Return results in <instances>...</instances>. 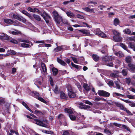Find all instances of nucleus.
<instances>
[{
	"label": "nucleus",
	"instance_id": "33",
	"mask_svg": "<svg viewBox=\"0 0 135 135\" xmlns=\"http://www.w3.org/2000/svg\"><path fill=\"white\" fill-rule=\"evenodd\" d=\"M20 46L24 48H27L30 47V45L26 43H22L21 44Z\"/></svg>",
	"mask_w": 135,
	"mask_h": 135
},
{
	"label": "nucleus",
	"instance_id": "4",
	"mask_svg": "<svg viewBox=\"0 0 135 135\" xmlns=\"http://www.w3.org/2000/svg\"><path fill=\"white\" fill-rule=\"evenodd\" d=\"M52 14L53 15V17L55 21L57 23V24H59L60 23V20L58 19L59 17V16L57 12L56 11H54L52 12Z\"/></svg>",
	"mask_w": 135,
	"mask_h": 135
},
{
	"label": "nucleus",
	"instance_id": "9",
	"mask_svg": "<svg viewBox=\"0 0 135 135\" xmlns=\"http://www.w3.org/2000/svg\"><path fill=\"white\" fill-rule=\"evenodd\" d=\"M68 95L70 98H74L76 97V95L75 93L72 91H70L68 93Z\"/></svg>",
	"mask_w": 135,
	"mask_h": 135
},
{
	"label": "nucleus",
	"instance_id": "23",
	"mask_svg": "<svg viewBox=\"0 0 135 135\" xmlns=\"http://www.w3.org/2000/svg\"><path fill=\"white\" fill-rule=\"evenodd\" d=\"M83 87L86 91L88 92L90 90V88L89 86H88V84L85 83H84L83 84Z\"/></svg>",
	"mask_w": 135,
	"mask_h": 135
},
{
	"label": "nucleus",
	"instance_id": "30",
	"mask_svg": "<svg viewBox=\"0 0 135 135\" xmlns=\"http://www.w3.org/2000/svg\"><path fill=\"white\" fill-rule=\"evenodd\" d=\"M33 17L34 18L38 21H41V18L40 16L34 14L33 15Z\"/></svg>",
	"mask_w": 135,
	"mask_h": 135
},
{
	"label": "nucleus",
	"instance_id": "47",
	"mask_svg": "<svg viewBox=\"0 0 135 135\" xmlns=\"http://www.w3.org/2000/svg\"><path fill=\"white\" fill-rule=\"evenodd\" d=\"M122 127L124 129L127 130V131H130V129L127 126L125 125H123Z\"/></svg>",
	"mask_w": 135,
	"mask_h": 135
},
{
	"label": "nucleus",
	"instance_id": "60",
	"mask_svg": "<svg viewBox=\"0 0 135 135\" xmlns=\"http://www.w3.org/2000/svg\"><path fill=\"white\" fill-rule=\"evenodd\" d=\"M120 109H122L124 111L126 109V108L124 107V106L122 104H121L120 105V106L119 107Z\"/></svg>",
	"mask_w": 135,
	"mask_h": 135
},
{
	"label": "nucleus",
	"instance_id": "26",
	"mask_svg": "<svg viewBox=\"0 0 135 135\" xmlns=\"http://www.w3.org/2000/svg\"><path fill=\"white\" fill-rule=\"evenodd\" d=\"M119 36H113V39L114 40L115 42H120L121 40V38Z\"/></svg>",
	"mask_w": 135,
	"mask_h": 135
},
{
	"label": "nucleus",
	"instance_id": "63",
	"mask_svg": "<svg viewBox=\"0 0 135 135\" xmlns=\"http://www.w3.org/2000/svg\"><path fill=\"white\" fill-rule=\"evenodd\" d=\"M58 72L59 74V76H60L62 75H63L65 74V73H64V71H63L60 70Z\"/></svg>",
	"mask_w": 135,
	"mask_h": 135
},
{
	"label": "nucleus",
	"instance_id": "51",
	"mask_svg": "<svg viewBox=\"0 0 135 135\" xmlns=\"http://www.w3.org/2000/svg\"><path fill=\"white\" fill-rule=\"evenodd\" d=\"M115 84L116 85V87L118 89H120V87L119 85V84L118 83V81H115Z\"/></svg>",
	"mask_w": 135,
	"mask_h": 135
},
{
	"label": "nucleus",
	"instance_id": "6",
	"mask_svg": "<svg viewBox=\"0 0 135 135\" xmlns=\"http://www.w3.org/2000/svg\"><path fill=\"white\" fill-rule=\"evenodd\" d=\"M30 94L32 96L37 99L40 96L39 93L36 91H31Z\"/></svg>",
	"mask_w": 135,
	"mask_h": 135
},
{
	"label": "nucleus",
	"instance_id": "32",
	"mask_svg": "<svg viewBox=\"0 0 135 135\" xmlns=\"http://www.w3.org/2000/svg\"><path fill=\"white\" fill-rule=\"evenodd\" d=\"M69 117L70 118V119L72 121H75L76 119V117L75 115L71 114L69 115Z\"/></svg>",
	"mask_w": 135,
	"mask_h": 135
},
{
	"label": "nucleus",
	"instance_id": "35",
	"mask_svg": "<svg viewBox=\"0 0 135 135\" xmlns=\"http://www.w3.org/2000/svg\"><path fill=\"white\" fill-rule=\"evenodd\" d=\"M83 9L85 11L89 12H92L93 10V9H90L89 7H87L83 8Z\"/></svg>",
	"mask_w": 135,
	"mask_h": 135
},
{
	"label": "nucleus",
	"instance_id": "42",
	"mask_svg": "<svg viewBox=\"0 0 135 135\" xmlns=\"http://www.w3.org/2000/svg\"><path fill=\"white\" fill-rule=\"evenodd\" d=\"M49 81H50V85L51 86H53L54 85V82L53 79L51 76H50Z\"/></svg>",
	"mask_w": 135,
	"mask_h": 135
},
{
	"label": "nucleus",
	"instance_id": "48",
	"mask_svg": "<svg viewBox=\"0 0 135 135\" xmlns=\"http://www.w3.org/2000/svg\"><path fill=\"white\" fill-rule=\"evenodd\" d=\"M54 92L56 94H58V88L57 85H56L54 89Z\"/></svg>",
	"mask_w": 135,
	"mask_h": 135
},
{
	"label": "nucleus",
	"instance_id": "56",
	"mask_svg": "<svg viewBox=\"0 0 135 135\" xmlns=\"http://www.w3.org/2000/svg\"><path fill=\"white\" fill-rule=\"evenodd\" d=\"M71 58L75 63L77 64L78 63V61L77 60V59L76 58L73 57H71Z\"/></svg>",
	"mask_w": 135,
	"mask_h": 135
},
{
	"label": "nucleus",
	"instance_id": "10",
	"mask_svg": "<svg viewBox=\"0 0 135 135\" xmlns=\"http://www.w3.org/2000/svg\"><path fill=\"white\" fill-rule=\"evenodd\" d=\"M60 98L62 99L66 100L68 98V95L65 94L62 91H61L60 93Z\"/></svg>",
	"mask_w": 135,
	"mask_h": 135
},
{
	"label": "nucleus",
	"instance_id": "8",
	"mask_svg": "<svg viewBox=\"0 0 135 135\" xmlns=\"http://www.w3.org/2000/svg\"><path fill=\"white\" fill-rule=\"evenodd\" d=\"M79 105V107L81 109H86L90 108V107L89 105H85L82 103H80Z\"/></svg>",
	"mask_w": 135,
	"mask_h": 135
},
{
	"label": "nucleus",
	"instance_id": "17",
	"mask_svg": "<svg viewBox=\"0 0 135 135\" xmlns=\"http://www.w3.org/2000/svg\"><path fill=\"white\" fill-rule=\"evenodd\" d=\"M42 69L44 73H46L47 71L46 66L45 64L43 62H41V64Z\"/></svg>",
	"mask_w": 135,
	"mask_h": 135
},
{
	"label": "nucleus",
	"instance_id": "40",
	"mask_svg": "<svg viewBox=\"0 0 135 135\" xmlns=\"http://www.w3.org/2000/svg\"><path fill=\"white\" fill-rule=\"evenodd\" d=\"M37 99L44 103L46 104L47 103V102L42 97H39Z\"/></svg>",
	"mask_w": 135,
	"mask_h": 135
},
{
	"label": "nucleus",
	"instance_id": "5",
	"mask_svg": "<svg viewBox=\"0 0 135 135\" xmlns=\"http://www.w3.org/2000/svg\"><path fill=\"white\" fill-rule=\"evenodd\" d=\"M44 15L41 14V16L43 17L45 21L46 22L48 23L49 22V20H51V17L45 12H44Z\"/></svg>",
	"mask_w": 135,
	"mask_h": 135
},
{
	"label": "nucleus",
	"instance_id": "7",
	"mask_svg": "<svg viewBox=\"0 0 135 135\" xmlns=\"http://www.w3.org/2000/svg\"><path fill=\"white\" fill-rule=\"evenodd\" d=\"M79 31L85 35V36H89L90 35V31L89 30L86 29H81L79 30Z\"/></svg>",
	"mask_w": 135,
	"mask_h": 135
},
{
	"label": "nucleus",
	"instance_id": "16",
	"mask_svg": "<svg viewBox=\"0 0 135 135\" xmlns=\"http://www.w3.org/2000/svg\"><path fill=\"white\" fill-rule=\"evenodd\" d=\"M128 66L130 69L131 71H134L135 70V65L131 63H129Z\"/></svg>",
	"mask_w": 135,
	"mask_h": 135
},
{
	"label": "nucleus",
	"instance_id": "22",
	"mask_svg": "<svg viewBox=\"0 0 135 135\" xmlns=\"http://www.w3.org/2000/svg\"><path fill=\"white\" fill-rule=\"evenodd\" d=\"M64 111L65 113L71 114L73 113V111L70 109L66 108L64 109Z\"/></svg>",
	"mask_w": 135,
	"mask_h": 135
},
{
	"label": "nucleus",
	"instance_id": "13",
	"mask_svg": "<svg viewBox=\"0 0 135 135\" xmlns=\"http://www.w3.org/2000/svg\"><path fill=\"white\" fill-rule=\"evenodd\" d=\"M34 113L36 115H44V113L42 112L39 110L37 109L35 110Z\"/></svg>",
	"mask_w": 135,
	"mask_h": 135
},
{
	"label": "nucleus",
	"instance_id": "1",
	"mask_svg": "<svg viewBox=\"0 0 135 135\" xmlns=\"http://www.w3.org/2000/svg\"><path fill=\"white\" fill-rule=\"evenodd\" d=\"M34 120L36 122V124L38 125L45 127H47L48 121L44 117L40 119H34Z\"/></svg>",
	"mask_w": 135,
	"mask_h": 135
},
{
	"label": "nucleus",
	"instance_id": "41",
	"mask_svg": "<svg viewBox=\"0 0 135 135\" xmlns=\"http://www.w3.org/2000/svg\"><path fill=\"white\" fill-rule=\"evenodd\" d=\"M24 72L23 71H21L18 74V77L19 78H21L24 75Z\"/></svg>",
	"mask_w": 135,
	"mask_h": 135
},
{
	"label": "nucleus",
	"instance_id": "18",
	"mask_svg": "<svg viewBox=\"0 0 135 135\" xmlns=\"http://www.w3.org/2000/svg\"><path fill=\"white\" fill-rule=\"evenodd\" d=\"M22 104L28 110L32 113H33V112L31 109L28 107L27 104L24 102L23 101L22 102Z\"/></svg>",
	"mask_w": 135,
	"mask_h": 135
},
{
	"label": "nucleus",
	"instance_id": "57",
	"mask_svg": "<svg viewBox=\"0 0 135 135\" xmlns=\"http://www.w3.org/2000/svg\"><path fill=\"white\" fill-rule=\"evenodd\" d=\"M25 15L28 16L30 18L32 19L33 18V17L30 14L28 13L27 12L25 14Z\"/></svg>",
	"mask_w": 135,
	"mask_h": 135
},
{
	"label": "nucleus",
	"instance_id": "64",
	"mask_svg": "<svg viewBox=\"0 0 135 135\" xmlns=\"http://www.w3.org/2000/svg\"><path fill=\"white\" fill-rule=\"evenodd\" d=\"M62 135H70V133L67 131H66L63 132Z\"/></svg>",
	"mask_w": 135,
	"mask_h": 135
},
{
	"label": "nucleus",
	"instance_id": "37",
	"mask_svg": "<svg viewBox=\"0 0 135 135\" xmlns=\"http://www.w3.org/2000/svg\"><path fill=\"white\" fill-rule=\"evenodd\" d=\"M95 33L97 35H99L100 34V33L101 32V31L100 30V29L99 28H98L95 29Z\"/></svg>",
	"mask_w": 135,
	"mask_h": 135
},
{
	"label": "nucleus",
	"instance_id": "58",
	"mask_svg": "<svg viewBox=\"0 0 135 135\" xmlns=\"http://www.w3.org/2000/svg\"><path fill=\"white\" fill-rule=\"evenodd\" d=\"M25 15L28 16L30 18L32 19L33 18V17L30 14L28 13L27 12L25 14Z\"/></svg>",
	"mask_w": 135,
	"mask_h": 135
},
{
	"label": "nucleus",
	"instance_id": "46",
	"mask_svg": "<svg viewBox=\"0 0 135 135\" xmlns=\"http://www.w3.org/2000/svg\"><path fill=\"white\" fill-rule=\"evenodd\" d=\"M113 32L114 35V36H119L120 34L116 30L113 31Z\"/></svg>",
	"mask_w": 135,
	"mask_h": 135
},
{
	"label": "nucleus",
	"instance_id": "49",
	"mask_svg": "<svg viewBox=\"0 0 135 135\" xmlns=\"http://www.w3.org/2000/svg\"><path fill=\"white\" fill-rule=\"evenodd\" d=\"M6 65L9 67V68H11L13 66L14 64L12 63H11V64L10 63H7L6 64Z\"/></svg>",
	"mask_w": 135,
	"mask_h": 135
},
{
	"label": "nucleus",
	"instance_id": "11",
	"mask_svg": "<svg viewBox=\"0 0 135 135\" xmlns=\"http://www.w3.org/2000/svg\"><path fill=\"white\" fill-rule=\"evenodd\" d=\"M4 21L5 23L9 25L12 24L13 23V20L10 19L6 18L4 20Z\"/></svg>",
	"mask_w": 135,
	"mask_h": 135
},
{
	"label": "nucleus",
	"instance_id": "15",
	"mask_svg": "<svg viewBox=\"0 0 135 135\" xmlns=\"http://www.w3.org/2000/svg\"><path fill=\"white\" fill-rule=\"evenodd\" d=\"M52 74L54 76H56L58 73L57 69L55 67H53L52 69Z\"/></svg>",
	"mask_w": 135,
	"mask_h": 135
},
{
	"label": "nucleus",
	"instance_id": "21",
	"mask_svg": "<svg viewBox=\"0 0 135 135\" xmlns=\"http://www.w3.org/2000/svg\"><path fill=\"white\" fill-rule=\"evenodd\" d=\"M36 43H42V44H40L38 45V46L39 47H44L45 46L44 44L45 43V41L44 40L42 41H37L36 42Z\"/></svg>",
	"mask_w": 135,
	"mask_h": 135
},
{
	"label": "nucleus",
	"instance_id": "27",
	"mask_svg": "<svg viewBox=\"0 0 135 135\" xmlns=\"http://www.w3.org/2000/svg\"><path fill=\"white\" fill-rule=\"evenodd\" d=\"M57 61L59 63L62 65L65 66L66 65V63L65 61L60 59L57 58Z\"/></svg>",
	"mask_w": 135,
	"mask_h": 135
},
{
	"label": "nucleus",
	"instance_id": "25",
	"mask_svg": "<svg viewBox=\"0 0 135 135\" xmlns=\"http://www.w3.org/2000/svg\"><path fill=\"white\" fill-rule=\"evenodd\" d=\"M63 49L62 48L61 46H57V47L54 49V51L55 52H57L61 51Z\"/></svg>",
	"mask_w": 135,
	"mask_h": 135
},
{
	"label": "nucleus",
	"instance_id": "24",
	"mask_svg": "<svg viewBox=\"0 0 135 135\" xmlns=\"http://www.w3.org/2000/svg\"><path fill=\"white\" fill-rule=\"evenodd\" d=\"M66 13L68 16L70 18H71L74 16V13L71 11H67Z\"/></svg>",
	"mask_w": 135,
	"mask_h": 135
},
{
	"label": "nucleus",
	"instance_id": "50",
	"mask_svg": "<svg viewBox=\"0 0 135 135\" xmlns=\"http://www.w3.org/2000/svg\"><path fill=\"white\" fill-rule=\"evenodd\" d=\"M108 84L109 86H113L114 84L112 80H110L109 81L108 83Z\"/></svg>",
	"mask_w": 135,
	"mask_h": 135
},
{
	"label": "nucleus",
	"instance_id": "29",
	"mask_svg": "<svg viewBox=\"0 0 135 135\" xmlns=\"http://www.w3.org/2000/svg\"><path fill=\"white\" fill-rule=\"evenodd\" d=\"M81 25L83 27H91L88 24L86 23L83 22H81L80 23Z\"/></svg>",
	"mask_w": 135,
	"mask_h": 135
},
{
	"label": "nucleus",
	"instance_id": "34",
	"mask_svg": "<svg viewBox=\"0 0 135 135\" xmlns=\"http://www.w3.org/2000/svg\"><path fill=\"white\" fill-rule=\"evenodd\" d=\"M125 61L127 63H131V57L129 56H127L126 58Z\"/></svg>",
	"mask_w": 135,
	"mask_h": 135
},
{
	"label": "nucleus",
	"instance_id": "61",
	"mask_svg": "<svg viewBox=\"0 0 135 135\" xmlns=\"http://www.w3.org/2000/svg\"><path fill=\"white\" fill-rule=\"evenodd\" d=\"M127 97L129 99H133L134 98V97L131 95H127Z\"/></svg>",
	"mask_w": 135,
	"mask_h": 135
},
{
	"label": "nucleus",
	"instance_id": "45",
	"mask_svg": "<svg viewBox=\"0 0 135 135\" xmlns=\"http://www.w3.org/2000/svg\"><path fill=\"white\" fill-rule=\"evenodd\" d=\"M99 35L102 37L103 38H105L107 37L106 35L102 31L100 33V34Z\"/></svg>",
	"mask_w": 135,
	"mask_h": 135
},
{
	"label": "nucleus",
	"instance_id": "28",
	"mask_svg": "<svg viewBox=\"0 0 135 135\" xmlns=\"http://www.w3.org/2000/svg\"><path fill=\"white\" fill-rule=\"evenodd\" d=\"M71 66L76 68L77 69L80 70L81 68V66H78L77 65H75L72 62H71Z\"/></svg>",
	"mask_w": 135,
	"mask_h": 135
},
{
	"label": "nucleus",
	"instance_id": "3",
	"mask_svg": "<svg viewBox=\"0 0 135 135\" xmlns=\"http://www.w3.org/2000/svg\"><path fill=\"white\" fill-rule=\"evenodd\" d=\"M98 94L100 96H103L104 97H108L110 95L109 93L104 90H99L98 92Z\"/></svg>",
	"mask_w": 135,
	"mask_h": 135
},
{
	"label": "nucleus",
	"instance_id": "59",
	"mask_svg": "<svg viewBox=\"0 0 135 135\" xmlns=\"http://www.w3.org/2000/svg\"><path fill=\"white\" fill-rule=\"evenodd\" d=\"M85 103L86 104H88L91 105H93V104L88 100H86L85 101Z\"/></svg>",
	"mask_w": 135,
	"mask_h": 135
},
{
	"label": "nucleus",
	"instance_id": "53",
	"mask_svg": "<svg viewBox=\"0 0 135 135\" xmlns=\"http://www.w3.org/2000/svg\"><path fill=\"white\" fill-rule=\"evenodd\" d=\"M124 111H126V112L129 115H132V114L131 113V112L128 109H127L126 108V109Z\"/></svg>",
	"mask_w": 135,
	"mask_h": 135
},
{
	"label": "nucleus",
	"instance_id": "52",
	"mask_svg": "<svg viewBox=\"0 0 135 135\" xmlns=\"http://www.w3.org/2000/svg\"><path fill=\"white\" fill-rule=\"evenodd\" d=\"M113 94L115 95L116 96H121L123 97L124 96V95L120 93H117L115 92L113 93Z\"/></svg>",
	"mask_w": 135,
	"mask_h": 135
},
{
	"label": "nucleus",
	"instance_id": "19",
	"mask_svg": "<svg viewBox=\"0 0 135 135\" xmlns=\"http://www.w3.org/2000/svg\"><path fill=\"white\" fill-rule=\"evenodd\" d=\"M128 70L127 69H124L122 70L121 73L123 76H126L128 74Z\"/></svg>",
	"mask_w": 135,
	"mask_h": 135
},
{
	"label": "nucleus",
	"instance_id": "43",
	"mask_svg": "<svg viewBox=\"0 0 135 135\" xmlns=\"http://www.w3.org/2000/svg\"><path fill=\"white\" fill-rule=\"evenodd\" d=\"M129 47L132 49L135 47V45L134 44L131 42H129Z\"/></svg>",
	"mask_w": 135,
	"mask_h": 135
},
{
	"label": "nucleus",
	"instance_id": "38",
	"mask_svg": "<svg viewBox=\"0 0 135 135\" xmlns=\"http://www.w3.org/2000/svg\"><path fill=\"white\" fill-rule=\"evenodd\" d=\"M104 132L108 135H110L111 134L110 131L107 129H105L104 131Z\"/></svg>",
	"mask_w": 135,
	"mask_h": 135
},
{
	"label": "nucleus",
	"instance_id": "12",
	"mask_svg": "<svg viewBox=\"0 0 135 135\" xmlns=\"http://www.w3.org/2000/svg\"><path fill=\"white\" fill-rule=\"evenodd\" d=\"M120 45L123 49L127 51L128 52L130 53H131L130 51L128 49L127 47L124 44L120 43Z\"/></svg>",
	"mask_w": 135,
	"mask_h": 135
},
{
	"label": "nucleus",
	"instance_id": "62",
	"mask_svg": "<svg viewBox=\"0 0 135 135\" xmlns=\"http://www.w3.org/2000/svg\"><path fill=\"white\" fill-rule=\"evenodd\" d=\"M76 16L78 18H79L83 19L84 18V17L83 16L79 14H77Z\"/></svg>",
	"mask_w": 135,
	"mask_h": 135
},
{
	"label": "nucleus",
	"instance_id": "14",
	"mask_svg": "<svg viewBox=\"0 0 135 135\" xmlns=\"http://www.w3.org/2000/svg\"><path fill=\"white\" fill-rule=\"evenodd\" d=\"M92 58L96 62H97L99 59V57L96 54H93Z\"/></svg>",
	"mask_w": 135,
	"mask_h": 135
},
{
	"label": "nucleus",
	"instance_id": "2",
	"mask_svg": "<svg viewBox=\"0 0 135 135\" xmlns=\"http://www.w3.org/2000/svg\"><path fill=\"white\" fill-rule=\"evenodd\" d=\"M2 34L3 35H1L0 38L4 40H8L9 41L14 44H17V40H15L7 35L4 34V33Z\"/></svg>",
	"mask_w": 135,
	"mask_h": 135
},
{
	"label": "nucleus",
	"instance_id": "31",
	"mask_svg": "<svg viewBox=\"0 0 135 135\" xmlns=\"http://www.w3.org/2000/svg\"><path fill=\"white\" fill-rule=\"evenodd\" d=\"M103 61L105 62L109 61H111V60H110V58L108 56H105L104 57L102 58Z\"/></svg>",
	"mask_w": 135,
	"mask_h": 135
},
{
	"label": "nucleus",
	"instance_id": "39",
	"mask_svg": "<svg viewBox=\"0 0 135 135\" xmlns=\"http://www.w3.org/2000/svg\"><path fill=\"white\" fill-rule=\"evenodd\" d=\"M119 23V19L117 18L114 19V23L115 26H116L118 25Z\"/></svg>",
	"mask_w": 135,
	"mask_h": 135
},
{
	"label": "nucleus",
	"instance_id": "44",
	"mask_svg": "<svg viewBox=\"0 0 135 135\" xmlns=\"http://www.w3.org/2000/svg\"><path fill=\"white\" fill-rule=\"evenodd\" d=\"M43 132L45 133L48 134H54V132L52 131H49L46 130H44L43 131Z\"/></svg>",
	"mask_w": 135,
	"mask_h": 135
},
{
	"label": "nucleus",
	"instance_id": "36",
	"mask_svg": "<svg viewBox=\"0 0 135 135\" xmlns=\"http://www.w3.org/2000/svg\"><path fill=\"white\" fill-rule=\"evenodd\" d=\"M123 31L124 32V33L129 35L131 33V30L129 28H126L124 31Z\"/></svg>",
	"mask_w": 135,
	"mask_h": 135
},
{
	"label": "nucleus",
	"instance_id": "55",
	"mask_svg": "<svg viewBox=\"0 0 135 135\" xmlns=\"http://www.w3.org/2000/svg\"><path fill=\"white\" fill-rule=\"evenodd\" d=\"M106 65L110 67H113V63L112 62H109L108 63H106Z\"/></svg>",
	"mask_w": 135,
	"mask_h": 135
},
{
	"label": "nucleus",
	"instance_id": "54",
	"mask_svg": "<svg viewBox=\"0 0 135 135\" xmlns=\"http://www.w3.org/2000/svg\"><path fill=\"white\" fill-rule=\"evenodd\" d=\"M5 101L3 99L0 98V104L2 105L4 103Z\"/></svg>",
	"mask_w": 135,
	"mask_h": 135
},
{
	"label": "nucleus",
	"instance_id": "20",
	"mask_svg": "<svg viewBox=\"0 0 135 135\" xmlns=\"http://www.w3.org/2000/svg\"><path fill=\"white\" fill-rule=\"evenodd\" d=\"M18 41L20 42H25L28 44H31V42L29 40H24L22 38H19L18 40Z\"/></svg>",
	"mask_w": 135,
	"mask_h": 135
}]
</instances>
